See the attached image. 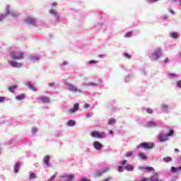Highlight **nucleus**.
<instances>
[{
	"label": "nucleus",
	"mask_w": 181,
	"mask_h": 181,
	"mask_svg": "<svg viewBox=\"0 0 181 181\" xmlns=\"http://www.w3.org/2000/svg\"><path fill=\"white\" fill-rule=\"evenodd\" d=\"M8 56L13 60H23V59H25V54L23 51L21 49H17L16 51L11 52L8 54Z\"/></svg>",
	"instance_id": "1"
},
{
	"label": "nucleus",
	"mask_w": 181,
	"mask_h": 181,
	"mask_svg": "<svg viewBox=\"0 0 181 181\" xmlns=\"http://www.w3.org/2000/svg\"><path fill=\"white\" fill-rule=\"evenodd\" d=\"M91 136L93 138H99V139H101V138H104V136H105V132H101L100 133V132H92L91 133Z\"/></svg>",
	"instance_id": "2"
},
{
	"label": "nucleus",
	"mask_w": 181,
	"mask_h": 181,
	"mask_svg": "<svg viewBox=\"0 0 181 181\" xmlns=\"http://www.w3.org/2000/svg\"><path fill=\"white\" fill-rule=\"evenodd\" d=\"M162 52V50L160 48H157L152 54L153 59L154 60H158L159 59V54Z\"/></svg>",
	"instance_id": "3"
},
{
	"label": "nucleus",
	"mask_w": 181,
	"mask_h": 181,
	"mask_svg": "<svg viewBox=\"0 0 181 181\" xmlns=\"http://www.w3.org/2000/svg\"><path fill=\"white\" fill-rule=\"evenodd\" d=\"M140 146L144 149H152V148H153V144L143 142L140 144Z\"/></svg>",
	"instance_id": "4"
},
{
	"label": "nucleus",
	"mask_w": 181,
	"mask_h": 181,
	"mask_svg": "<svg viewBox=\"0 0 181 181\" xmlns=\"http://www.w3.org/2000/svg\"><path fill=\"white\" fill-rule=\"evenodd\" d=\"M8 64L11 65V67H15L16 69H19L22 67V64L15 62V61H8Z\"/></svg>",
	"instance_id": "5"
},
{
	"label": "nucleus",
	"mask_w": 181,
	"mask_h": 181,
	"mask_svg": "<svg viewBox=\"0 0 181 181\" xmlns=\"http://www.w3.org/2000/svg\"><path fill=\"white\" fill-rule=\"evenodd\" d=\"M79 108H80V104L75 103L74 105V107L69 110L68 114H74V112H76V111H78Z\"/></svg>",
	"instance_id": "6"
},
{
	"label": "nucleus",
	"mask_w": 181,
	"mask_h": 181,
	"mask_svg": "<svg viewBox=\"0 0 181 181\" xmlns=\"http://www.w3.org/2000/svg\"><path fill=\"white\" fill-rule=\"evenodd\" d=\"M139 169L141 172H155V169L152 167H139Z\"/></svg>",
	"instance_id": "7"
},
{
	"label": "nucleus",
	"mask_w": 181,
	"mask_h": 181,
	"mask_svg": "<svg viewBox=\"0 0 181 181\" xmlns=\"http://www.w3.org/2000/svg\"><path fill=\"white\" fill-rule=\"evenodd\" d=\"M25 21L28 25H35L36 24V20L33 17L28 16L26 18Z\"/></svg>",
	"instance_id": "8"
},
{
	"label": "nucleus",
	"mask_w": 181,
	"mask_h": 181,
	"mask_svg": "<svg viewBox=\"0 0 181 181\" xmlns=\"http://www.w3.org/2000/svg\"><path fill=\"white\" fill-rule=\"evenodd\" d=\"M158 138L160 142H166V141L168 140L167 134H159Z\"/></svg>",
	"instance_id": "9"
},
{
	"label": "nucleus",
	"mask_w": 181,
	"mask_h": 181,
	"mask_svg": "<svg viewBox=\"0 0 181 181\" xmlns=\"http://www.w3.org/2000/svg\"><path fill=\"white\" fill-rule=\"evenodd\" d=\"M69 90L72 91L73 93H77L78 91L79 93H81V90L77 89V88L74 85H69Z\"/></svg>",
	"instance_id": "10"
},
{
	"label": "nucleus",
	"mask_w": 181,
	"mask_h": 181,
	"mask_svg": "<svg viewBox=\"0 0 181 181\" xmlns=\"http://www.w3.org/2000/svg\"><path fill=\"white\" fill-rule=\"evenodd\" d=\"M93 146L97 151H100V149L103 148V144H101L98 141H95L93 144Z\"/></svg>",
	"instance_id": "11"
},
{
	"label": "nucleus",
	"mask_w": 181,
	"mask_h": 181,
	"mask_svg": "<svg viewBox=\"0 0 181 181\" xmlns=\"http://www.w3.org/2000/svg\"><path fill=\"white\" fill-rule=\"evenodd\" d=\"M181 170V166L179 167H171L170 172L171 173H177Z\"/></svg>",
	"instance_id": "12"
},
{
	"label": "nucleus",
	"mask_w": 181,
	"mask_h": 181,
	"mask_svg": "<svg viewBox=\"0 0 181 181\" xmlns=\"http://www.w3.org/2000/svg\"><path fill=\"white\" fill-rule=\"evenodd\" d=\"M150 181H160V180L159 179V175H158V174H154L153 175L151 176Z\"/></svg>",
	"instance_id": "13"
},
{
	"label": "nucleus",
	"mask_w": 181,
	"mask_h": 181,
	"mask_svg": "<svg viewBox=\"0 0 181 181\" xmlns=\"http://www.w3.org/2000/svg\"><path fill=\"white\" fill-rule=\"evenodd\" d=\"M124 168L128 172H132V170H134V166L131 164H127V165H124Z\"/></svg>",
	"instance_id": "14"
},
{
	"label": "nucleus",
	"mask_w": 181,
	"mask_h": 181,
	"mask_svg": "<svg viewBox=\"0 0 181 181\" xmlns=\"http://www.w3.org/2000/svg\"><path fill=\"white\" fill-rule=\"evenodd\" d=\"M40 100L42 101V103H49L50 99L48 97H41L40 98Z\"/></svg>",
	"instance_id": "15"
},
{
	"label": "nucleus",
	"mask_w": 181,
	"mask_h": 181,
	"mask_svg": "<svg viewBox=\"0 0 181 181\" xmlns=\"http://www.w3.org/2000/svg\"><path fill=\"white\" fill-rule=\"evenodd\" d=\"M110 170L109 168H106L105 170H103V171H98V173H96L97 176H101V175H103V173H105L106 172H108Z\"/></svg>",
	"instance_id": "16"
},
{
	"label": "nucleus",
	"mask_w": 181,
	"mask_h": 181,
	"mask_svg": "<svg viewBox=\"0 0 181 181\" xmlns=\"http://www.w3.org/2000/svg\"><path fill=\"white\" fill-rule=\"evenodd\" d=\"M44 160H45V164L46 165V166H49V162L50 160V157H49V156H45L44 158Z\"/></svg>",
	"instance_id": "17"
},
{
	"label": "nucleus",
	"mask_w": 181,
	"mask_h": 181,
	"mask_svg": "<svg viewBox=\"0 0 181 181\" xmlns=\"http://www.w3.org/2000/svg\"><path fill=\"white\" fill-rule=\"evenodd\" d=\"M170 36H171L173 39H177V37H179V35H177V33H170Z\"/></svg>",
	"instance_id": "18"
},
{
	"label": "nucleus",
	"mask_w": 181,
	"mask_h": 181,
	"mask_svg": "<svg viewBox=\"0 0 181 181\" xmlns=\"http://www.w3.org/2000/svg\"><path fill=\"white\" fill-rule=\"evenodd\" d=\"M28 87L29 88H30V90H32L33 91H37V89L36 88V87H35V86H33V84L28 83Z\"/></svg>",
	"instance_id": "19"
},
{
	"label": "nucleus",
	"mask_w": 181,
	"mask_h": 181,
	"mask_svg": "<svg viewBox=\"0 0 181 181\" xmlns=\"http://www.w3.org/2000/svg\"><path fill=\"white\" fill-rule=\"evenodd\" d=\"M16 88H18V86L16 85H14V86H10L8 88V90L11 93H13V91H15V90H16Z\"/></svg>",
	"instance_id": "20"
},
{
	"label": "nucleus",
	"mask_w": 181,
	"mask_h": 181,
	"mask_svg": "<svg viewBox=\"0 0 181 181\" xmlns=\"http://www.w3.org/2000/svg\"><path fill=\"white\" fill-rule=\"evenodd\" d=\"M68 127H74L76 125V122L74 120H69L67 122Z\"/></svg>",
	"instance_id": "21"
},
{
	"label": "nucleus",
	"mask_w": 181,
	"mask_h": 181,
	"mask_svg": "<svg viewBox=\"0 0 181 181\" xmlns=\"http://www.w3.org/2000/svg\"><path fill=\"white\" fill-rule=\"evenodd\" d=\"M163 162H165L166 163L169 162H172V157H165L163 158Z\"/></svg>",
	"instance_id": "22"
},
{
	"label": "nucleus",
	"mask_w": 181,
	"mask_h": 181,
	"mask_svg": "<svg viewBox=\"0 0 181 181\" xmlns=\"http://www.w3.org/2000/svg\"><path fill=\"white\" fill-rule=\"evenodd\" d=\"M116 122V120L114 118H110L109 120H108V124L109 125H113V124H115Z\"/></svg>",
	"instance_id": "23"
},
{
	"label": "nucleus",
	"mask_w": 181,
	"mask_h": 181,
	"mask_svg": "<svg viewBox=\"0 0 181 181\" xmlns=\"http://www.w3.org/2000/svg\"><path fill=\"white\" fill-rule=\"evenodd\" d=\"M19 168H21V166L19 165V163H16L14 167V172L16 173H18V172H19Z\"/></svg>",
	"instance_id": "24"
},
{
	"label": "nucleus",
	"mask_w": 181,
	"mask_h": 181,
	"mask_svg": "<svg viewBox=\"0 0 181 181\" xmlns=\"http://www.w3.org/2000/svg\"><path fill=\"white\" fill-rule=\"evenodd\" d=\"M65 177L67 179V180H73V179H74V175H65Z\"/></svg>",
	"instance_id": "25"
},
{
	"label": "nucleus",
	"mask_w": 181,
	"mask_h": 181,
	"mask_svg": "<svg viewBox=\"0 0 181 181\" xmlns=\"http://www.w3.org/2000/svg\"><path fill=\"white\" fill-rule=\"evenodd\" d=\"M16 100H23L25 98V94H21L16 97Z\"/></svg>",
	"instance_id": "26"
},
{
	"label": "nucleus",
	"mask_w": 181,
	"mask_h": 181,
	"mask_svg": "<svg viewBox=\"0 0 181 181\" xmlns=\"http://www.w3.org/2000/svg\"><path fill=\"white\" fill-rule=\"evenodd\" d=\"M168 108H169V106L166 104H163L161 106V109H163L164 111H168Z\"/></svg>",
	"instance_id": "27"
},
{
	"label": "nucleus",
	"mask_w": 181,
	"mask_h": 181,
	"mask_svg": "<svg viewBox=\"0 0 181 181\" xmlns=\"http://www.w3.org/2000/svg\"><path fill=\"white\" fill-rule=\"evenodd\" d=\"M33 179H36V174L33 173H31L30 174V180H32Z\"/></svg>",
	"instance_id": "28"
},
{
	"label": "nucleus",
	"mask_w": 181,
	"mask_h": 181,
	"mask_svg": "<svg viewBox=\"0 0 181 181\" xmlns=\"http://www.w3.org/2000/svg\"><path fill=\"white\" fill-rule=\"evenodd\" d=\"M49 13H51V15H54L55 16H57V11H56V10H49Z\"/></svg>",
	"instance_id": "29"
},
{
	"label": "nucleus",
	"mask_w": 181,
	"mask_h": 181,
	"mask_svg": "<svg viewBox=\"0 0 181 181\" xmlns=\"http://www.w3.org/2000/svg\"><path fill=\"white\" fill-rule=\"evenodd\" d=\"M133 154H134V152L128 151V152L126 153V157L127 158H131V156H132Z\"/></svg>",
	"instance_id": "30"
},
{
	"label": "nucleus",
	"mask_w": 181,
	"mask_h": 181,
	"mask_svg": "<svg viewBox=\"0 0 181 181\" xmlns=\"http://www.w3.org/2000/svg\"><path fill=\"white\" fill-rule=\"evenodd\" d=\"M117 170L118 172L122 173V172H124V166L123 165L118 166Z\"/></svg>",
	"instance_id": "31"
},
{
	"label": "nucleus",
	"mask_w": 181,
	"mask_h": 181,
	"mask_svg": "<svg viewBox=\"0 0 181 181\" xmlns=\"http://www.w3.org/2000/svg\"><path fill=\"white\" fill-rule=\"evenodd\" d=\"M139 156L144 160H146V159H147V157H146V156H145V154H139Z\"/></svg>",
	"instance_id": "32"
},
{
	"label": "nucleus",
	"mask_w": 181,
	"mask_h": 181,
	"mask_svg": "<svg viewBox=\"0 0 181 181\" xmlns=\"http://www.w3.org/2000/svg\"><path fill=\"white\" fill-rule=\"evenodd\" d=\"M146 112L147 114H153V110H152L151 108H147Z\"/></svg>",
	"instance_id": "33"
},
{
	"label": "nucleus",
	"mask_w": 181,
	"mask_h": 181,
	"mask_svg": "<svg viewBox=\"0 0 181 181\" xmlns=\"http://www.w3.org/2000/svg\"><path fill=\"white\" fill-rule=\"evenodd\" d=\"M148 127H156V123L151 122H148Z\"/></svg>",
	"instance_id": "34"
},
{
	"label": "nucleus",
	"mask_w": 181,
	"mask_h": 181,
	"mask_svg": "<svg viewBox=\"0 0 181 181\" xmlns=\"http://www.w3.org/2000/svg\"><path fill=\"white\" fill-rule=\"evenodd\" d=\"M126 37H131L132 36V32H128L125 35Z\"/></svg>",
	"instance_id": "35"
},
{
	"label": "nucleus",
	"mask_w": 181,
	"mask_h": 181,
	"mask_svg": "<svg viewBox=\"0 0 181 181\" xmlns=\"http://www.w3.org/2000/svg\"><path fill=\"white\" fill-rule=\"evenodd\" d=\"M176 86L178 88H181V80L177 82Z\"/></svg>",
	"instance_id": "36"
},
{
	"label": "nucleus",
	"mask_w": 181,
	"mask_h": 181,
	"mask_svg": "<svg viewBox=\"0 0 181 181\" xmlns=\"http://www.w3.org/2000/svg\"><path fill=\"white\" fill-rule=\"evenodd\" d=\"M175 132H173V130H170L169 133L167 134V136H172V135H173Z\"/></svg>",
	"instance_id": "37"
},
{
	"label": "nucleus",
	"mask_w": 181,
	"mask_h": 181,
	"mask_svg": "<svg viewBox=\"0 0 181 181\" xmlns=\"http://www.w3.org/2000/svg\"><path fill=\"white\" fill-rule=\"evenodd\" d=\"M89 64H97V61L93 59L89 61Z\"/></svg>",
	"instance_id": "38"
},
{
	"label": "nucleus",
	"mask_w": 181,
	"mask_h": 181,
	"mask_svg": "<svg viewBox=\"0 0 181 181\" xmlns=\"http://www.w3.org/2000/svg\"><path fill=\"white\" fill-rule=\"evenodd\" d=\"M124 57H126V59H131V55H129V54H128V53H125V54H124Z\"/></svg>",
	"instance_id": "39"
},
{
	"label": "nucleus",
	"mask_w": 181,
	"mask_h": 181,
	"mask_svg": "<svg viewBox=\"0 0 181 181\" xmlns=\"http://www.w3.org/2000/svg\"><path fill=\"white\" fill-rule=\"evenodd\" d=\"M4 101H5V97L0 96V103H4Z\"/></svg>",
	"instance_id": "40"
},
{
	"label": "nucleus",
	"mask_w": 181,
	"mask_h": 181,
	"mask_svg": "<svg viewBox=\"0 0 181 181\" xmlns=\"http://www.w3.org/2000/svg\"><path fill=\"white\" fill-rule=\"evenodd\" d=\"M37 131V129H36V127H33V130H32V133L33 134H36Z\"/></svg>",
	"instance_id": "41"
},
{
	"label": "nucleus",
	"mask_w": 181,
	"mask_h": 181,
	"mask_svg": "<svg viewBox=\"0 0 181 181\" xmlns=\"http://www.w3.org/2000/svg\"><path fill=\"white\" fill-rule=\"evenodd\" d=\"M54 86H55L54 82H51L49 83V87H54Z\"/></svg>",
	"instance_id": "42"
},
{
	"label": "nucleus",
	"mask_w": 181,
	"mask_h": 181,
	"mask_svg": "<svg viewBox=\"0 0 181 181\" xmlns=\"http://www.w3.org/2000/svg\"><path fill=\"white\" fill-rule=\"evenodd\" d=\"M88 86H90V87H93L94 86H97V84L94 83H88Z\"/></svg>",
	"instance_id": "43"
},
{
	"label": "nucleus",
	"mask_w": 181,
	"mask_h": 181,
	"mask_svg": "<svg viewBox=\"0 0 181 181\" xmlns=\"http://www.w3.org/2000/svg\"><path fill=\"white\" fill-rule=\"evenodd\" d=\"M127 163V160H123V161L121 163L122 166H124Z\"/></svg>",
	"instance_id": "44"
},
{
	"label": "nucleus",
	"mask_w": 181,
	"mask_h": 181,
	"mask_svg": "<svg viewBox=\"0 0 181 181\" xmlns=\"http://www.w3.org/2000/svg\"><path fill=\"white\" fill-rule=\"evenodd\" d=\"M56 177V175H54L51 177V178L48 181H53V180Z\"/></svg>",
	"instance_id": "45"
},
{
	"label": "nucleus",
	"mask_w": 181,
	"mask_h": 181,
	"mask_svg": "<svg viewBox=\"0 0 181 181\" xmlns=\"http://www.w3.org/2000/svg\"><path fill=\"white\" fill-rule=\"evenodd\" d=\"M149 4H153V2H156L158 0H148Z\"/></svg>",
	"instance_id": "46"
},
{
	"label": "nucleus",
	"mask_w": 181,
	"mask_h": 181,
	"mask_svg": "<svg viewBox=\"0 0 181 181\" xmlns=\"http://www.w3.org/2000/svg\"><path fill=\"white\" fill-rule=\"evenodd\" d=\"M169 76H170V77H176V74H169Z\"/></svg>",
	"instance_id": "47"
},
{
	"label": "nucleus",
	"mask_w": 181,
	"mask_h": 181,
	"mask_svg": "<svg viewBox=\"0 0 181 181\" xmlns=\"http://www.w3.org/2000/svg\"><path fill=\"white\" fill-rule=\"evenodd\" d=\"M4 18H5V16L1 15L0 16V21H3Z\"/></svg>",
	"instance_id": "48"
},
{
	"label": "nucleus",
	"mask_w": 181,
	"mask_h": 181,
	"mask_svg": "<svg viewBox=\"0 0 181 181\" xmlns=\"http://www.w3.org/2000/svg\"><path fill=\"white\" fill-rule=\"evenodd\" d=\"M67 64H69V62L67 61L64 62L63 66H67Z\"/></svg>",
	"instance_id": "49"
},
{
	"label": "nucleus",
	"mask_w": 181,
	"mask_h": 181,
	"mask_svg": "<svg viewBox=\"0 0 181 181\" xmlns=\"http://www.w3.org/2000/svg\"><path fill=\"white\" fill-rule=\"evenodd\" d=\"M111 180V177H108L107 179L104 180L103 181H110Z\"/></svg>",
	"instance_id": "50"
},
{
	"label": "nucleus",
	"mask_w": 181,
	"mask_h": 181,
	"mask_svg": "<svg viewBox=\"0 0 181 181\" xmlns=\"http://www.w3.org/2000/svg\"><path fill=\"white\" fill-rule=\"evenodd\" d=\"M169 62V58H165L164 63H168Z\"/></svg>",
	"instance_id": "51"
},
{
	"label": "nucleus",
	"mask_w": 181,
	"mask_h": 181,
	"mask_svg": "<svg viewBox=\"0 0 181 181\" xmlns=\"http://www.w3.org/2000/svg\"><path fill=\"white\" fill-rule=\"evenodd\" d=\"M85 107L90 108V105H88V103H86L85 104Z\"/></svg>",
	"instance_id": "52"
},
{
	"label": "nucleus",
	"mask_w": 181,
	"mask_h": 181,
	"mask_svg": "<svg viewBox=\"0 0 181 181\" xmlns=\"http://www.w3.org/2000/svg\"><path fill=\"white\" fill-rule=\"evenodd\" d=\"M86 118H90L91 117V115L90 113L87 114L86 115Z\"/></svg>",
	"instance_id": "53"
},
{
	"label": "nucleus",
	"mask_w": 181,
	"mask_h": 181,
	"mask_svg": "<svg viewBox=\"0 0 181 181\" xmlns=\"http://www.w3.org/2000/svg\"><path fill=\"white\" fill-rule=\"evenodd\" d=\"M109 134H110L111 135H112V134H114V132H112V130H109Z\"/></svg>",
	"instance_id": "54"
},
{
	"label": "nucleus",
	"mask_w": 181,
	"mask_h": 181,
	"mask_svg": "<svg viewBox=\"0 0 181 181\" xmlns=\"http://www.w3.org/2000/svg\"><path fill=\"white\" fill-rule=\"evenodd\" d=\"M57 6V3L54 2L52 4V6Z\"/></svg>",
	"instance_id": "55"
},
{
	"label": "nucleus",
	"mask_w": 181,
	"mask_h": 181,
	"mask_svg": "<svg viewBox=\"0 0 181 181\" xmlns=\"http://www.w3.org/2000/svg\"><path fill=\"white\" fill-rule=\"evenodd\" d=\"M105 57L104 54H100V55H99V57H100V59H103V57Z\"/></svg>",
	"instance_id": "56"
},
{
	"label": "nucleus",
	"mask_w": 181,
	"mask_h": 181,
	"mask_svg": "<svg viewBox=\"0 0 181 181\" xmlns=\"http://www.w3.org/2000/svg\"><path fill=\"white\" fill-rule=\"evenodd\" d=\"M174 152H179V149L175 148V149H174Z\"/></svg>",
	"instance_id": "57"
},
{
	"label": "nucleus",
	"mask_w": 181,
	"mask_h": 181,
	"mask_svg": "<svg viewBox=\"0 0 181 181\" xmlns=\"http://www.w3.org/2000/svg\"><path fill=\"white\" fill-rule=\"evenodd\" d=\"M13 16H18V13L13 14Z\"/></svg>",
	"instance_id": "58"
},
{
	"label": "nucleus",
	"mask_w": 181,
	"mask_h": 181,
	"mask_svg": "<svg viewBox=\"0 0 181 181\" xmlns=\"http://www.w3.org/2000/svg\"><path fill=\"white\" fill-rule=\"evenodd\" d=\"M170 13H173V11H172V10H170Z\"/></svg>",
	"instance_id": "59"
},
{
	"label": "nucleus",
	"mask_w": 181,
	"mask_h": 181,
	"mask_svg": "<svg viewBox=\"0 0 181 181\" xmlns=\"http://www.w3.org/2000/svg\"><path fill=\"white\" fill-rule=\"evenodd\" d=\"M180 5L181 6V0H180Z\"/></svg>",
	"instance_id": "60"
},
{
	"label": "nucleus",
	"mask_w": 181,
	"mask_h": 181,
	"mask_svg": "<svg viewBox=\"0 0 181 181\" xmlns=\"http://www.w3.org/2000/svg\"><path fill=\"white\" fill-rule=\"evenodd\" d=\"M180 57H181V54H180Z\"/></svg>",
	"instance_id": "61"
}]
</instances>
